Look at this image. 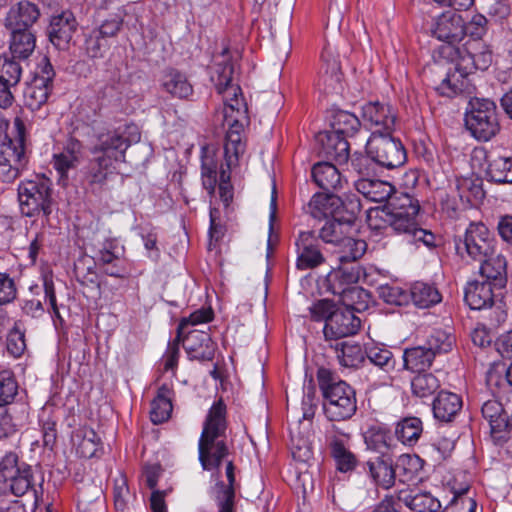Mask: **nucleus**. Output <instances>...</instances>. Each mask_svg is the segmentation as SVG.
I'll use <instances>...</instances> for the list:
<instances>
[{
    "label": "nucleus",
    "instance_id": "9b49d317",
    "mask_svg": "<svg viewBox=\"0 0 512 512\" xmlns=\"http://www.w3.org/2000/svg\"><path fill=\"white\" fill-rule=\"evenodd\" d=\"M370 159L386 169H395L405 164L406 150L400 139L388 134L371 135L366 143Z\"/></svg>",
    "mask_w": 512,
    "mask_h": 512
},
{
    "label": "nucleus",
    "instance_id": "338daca9",
    "mask_svg": "<svg viewBox=\"0 0 512 512\" xmlns=\"http://www.w3.org/2000/svg\"><path fill=\"white\" fill-rule=\"evenodd\" d=\"M335 460L336 467L341 472H348L356 467V456L346 447L331 454Z\"/></svg>",
    "mask_w": 512,
    "mask_h": 512
},
{
    "label": "nucleus",
    "instance_id": "c03bdc74",
    "mask_svg": "<svg viewBox=\"0 0 512 512\" xmlns=\"http://www.w3.org/2000/svg\"><path fill=\"white\" fill-rule=\"evenodd\" d=\"M364 441L367 449L380 455H388L386 451L391 447V436L385 428L380 426L369 428L364 434Z\"/></svg>",
    "mask_w": 512,
    "mask_h": 512
},
{
    "label": "nucleus",
    "instance_id": "052dcab7",
    "mask_svg": "<svg viewBox=\"0 0 512 512\" xmlns=\"http://www.w3.org/2000/svg\"><path fill=\"white\" fill-rule=\"evenodd\" d=\"M350 435L332 424L325 431V442L330 449V453L337 452L347 447Z\"/></svg>",
    "mask_w": 512,
    "mask_h": 512
},
{
    "label": "nucleus",
    "instance_id": "0e129e2a",
    "mask_svg": "<svg viewBox=\"0 0 512 512\" xmlns=\"http://www.w3.org/2000/svg\"><path fill=\"white\" fill-rule=\"evenodd\" d=\"M377 291L379 297L388 304L403 305L407 300V293L398 286L383 284Z\"/></svg>",
    "mask_w": 512,
    "mask_h": 512
},
{
    "label": "nucleus",
    "instance_id": "f03ea898",
    "mask_svg": "<svg viewBox=\"0 0 512 512\" xmlns=\"http://www.w3.org/2000/svg\"><path fill=\"white\" fill-rule=\"evenodd\" d=\"M419 210V202L413 196L406 192L396 193L389 204L384 205L381 218L396 233L403 234L408 242L434 247L435 235L421 228L416 221Z\"/></svg>",
    "mask_w": 512,
    "mask_h": 512
},
{
    "label": "nucleus",
    "instance_id": "ddd939ff",
    "mask_svg": "<svg viewBox=\"0 0 512 512\" xmlns=\"http://www.w3.org/2000/svg\"><path fill=\"white\" fill-rule=\"evenodd\" d=\"M55 71L47 57L38 62L31 81L24 90L25 106L31 110L40 109L53 90Z\"/></svg>",
    "mask_w": 512,
    "mask_h": 512
},
{
    "label": "nucleus",
    "instance_id": "bf43d9fd",
    "mask_svg": "<svg viewBox=\"0 0 512 512\" xmlns=\"http://www.w3.org/2000/svg\"><path fill=\"white\" fill-rule=\"evenodd\" d=\"M100 445L101 439L96 432L92 429H85L83 431L82 440L78 443L77 452L81 457L92 458L96 456Z\"/></svg>",
    "mask_w": 512,
    "mask_h": 512
},
{
    "label": "nucleus",
    "instance_id": "72a5a7b5",
    "mask_svg": "<svg viewBox=\"0 0 512 512\" xmlns=\"http://www.w3.org/2000/svg\"><path fill=\"white\" fill-rule=\"evenodd\" d=\"M173 390L170 385L162 384L157 391L156 397L151 403L150 418L154 424L167 421L172 413Z\"/></svg>",
    "mask_w": 512,
    "mask_h": 512
},
{
    "label": "nucleus",
    "instance_id": "69168bd1",
    "mask_svg": "<svg viewBox=\"0 0 512 512\" xmlns=\"http://www.w3.org/2000/svg\"><path fill=\"white\" fill-rule=\"evenodd\" d=\"M337 305L328 300V299H321L316 301L312 304V306L309 308L311 318L314 321H324L325 324L327 323V319L330 318V316L335 312L337 309Z\"/></svg>",
    "mask_w": 512,
    "mask_h": 512
},
{
    "label": "nucleus",
    "instance_id": "c9c22d12",
    "mask_svg": "<svg viewBox=\"0 0 512 512\" xmlns=\"http://www.w3.org/2000/svg\"><path fill=\"white\" fill-rule=\"evenodd\" d=\"M112 162L106 157H95L89 162L85 173V180L94 189L102 188L109 175L113 174Z\"/></svg>",
    "mask_w": 512,
    "mask_h": 512
},
{
    "label": "nucleus",
    "instance_id": "412c9836",
    "mask_svg": "<svg viewBox=\"0 0 512 512\" xmlns=\"http://www.w3.org/2000/svg\"><path fill=\"white\" fill-rule=\"evenodd\" d=\"M486 160L484 169L489 181L496 183H512V157L487 155L485 149H474L472 161Z\"/></svg>",
    "mask_w": 512,
    "mask_h": 512
},
{
    "label": "nucleus",
    "instance_id": "2f4dec72",
    "mask_svg": "<svg viewBox=\"0 0 512 512\" xmlns=\"http://www.w3.org/2000/svg\"><path fill=\"white\" fill-rule=\"evenodd\" d=\"M462 408V399L459 395L441 391L433 402L434 417L442 422H450Z\"/></svg>",
    "mask_w": 512,
    "mask_h": 512
},
{
    "label": "nucleus",
    "instance_id": "39448f33",
    "mask_svg": "<svg viewBox=\"0 0 512 512\" xmlns=\"http://www.w3.org/2000/svg\"><path fill=\"white\" fill-rule=\"evenodd\" d=\"M26 129L23 120L16 117L10 135L0 139V180L10 183L14 181L27 165L25 153Z\"/></svg>",
    "mask_w": 512,
    "mask_h": 512
},
{
    "label": "nucleus",
    "instance_id": "c85d7f7f",
    "mask_svg": "<svg viewBox=\"0 0 512 512\" xmlns=\"http://www.w3.org/2000/svg\"><path fill=\"white\" fill-rule=\"evenodd\" d=\"M480 274L483 280L489 281L495 287L502 288L507 280V261L505 257L494 251L490 256L479 261Z\"/></svg>",
    "mask_w": 512,
    "mask_h": 512
},
{
    "label": "nucleus",
    "instance_id": "4468645a",
    "mask_svg": "<svg viewBox=\"0 0 512 512\" xmlns=\"http://www.w3.org/2000/svg\"><path fill=\"white\" fill-rule=\"evenodd\" d=\"M457 251H463L474 261H482L495 251V241L488 228L482 223H471L466 230L462 244H457Z\"/></svg>",
    "mask_w": 512,
    "mask_h": 512
},
{
    "label": "nucleus",
    "instance_id": "f704fd0d",
    "mask_svg": "<svg viewBox=\"0 0 512 512\" xmlns=\"http://www.w3.org/2000/svg\"><path fill=\"white\" fill-rule=\"evenodd\" d=\"M434 354L426 346L406 348L403 352V367L411 372H425L434 360Z\"/></svg>",
    "mask_w": 512,
    "mask_h": 512
},
{
    "label": "nucleus",
    "instance_id": "0eeeda50",
    "mask_svg": "<svg viewBox=\"0 0 512 512\" xmlns=\"http://www.w3.org/2000/svg\"><path fill=\"white\" fill-rule=\"evenodd\" d=\"M465 125L471 135L479 141H489L501 129L500 114L494 101L487 98H472L465 113Z\"/></svg>",
    "mask_w": 512,
    "mask_h": 512
},
{
    "label": "nucleus",
    "instance_id": "9d476101",
    "mask_svg": "<svg viewBox=\"0 0 512 512\" xmlns=\"http://www.w3.org/2000/svg\"><path fill=\"white\" fill-rule=\"evenodd\" d=\"M455 54V70L448 72L436 87V91L446 97H454L460 93H471L472 85L468 76L476 69L474 54L467 48L451 47Z\"/></svg>",
    "mask_w": 512,
    "mask_h": 512
},
{
    "label": "nucleus",
    "instance_id": "7c9ffc66",
    "mask_svg": "<svg viewBox=\"0 0 512 512\" xmlns=\"http://www.w3.org/2000/svg\"><path fill=\"white\" fill-rule=\"evenodd\" d=\"M11 31L9 40L10 56L18 60L28 59L35 50L36 37L31 29H9Z\"/></svg>",
    "mask_w": 512,
    "mask_h": 512
},
{
    "label": "nucleus",
    "instance_id": "bb28decb",
    "mask_svg": "<svg viewBox=\"0 0 512 512\" xmlns=\"http://www.w3.org/2000/svg\"><path fill=\"white\" fill-rule=\"evenodd\" d=\"M494 284L485 280H475L467 284L464 291V300L472 310L487 309L495 301Z\"/></svg>",
    "mask_w": 512,
    "mask_h": 512
},
{
    "label": "nucleus",
    "instance_id": "de8ad7c7",
    "mask_svg": "<svg viewBox=\"0 0 512 512\" xmlns=\"http://www.w3.org/2000/svg\"><path fill=\"white\" fill-rule=\"evenodd\" d=\"M439 387L440 382L432 373L419 372L411 381L412 393L419 398L432 396Z\"/></svg>",
    "mask_w": 512,
    "mask_h": 512
},
{
    "label": "nucleus",
    "instance_id": "aec40b11",
    "mask_svg": "<svg viewBox=\"0 0 512 512\" xmlns=\"http://www.w3.org/2000/svg\"><path fill=\"white\" fill-rule=\"evenodd\" d=\"M351 201L356 199H349L343 201L339 196L330 193H316L309 201L306 212L315 219H322L331 216H339L345 212Z\"/></svg>",
    "mask_w": 512,
    "mask_h": 512
},
{
    "label": "nucleus",
    "instance_id": "a19ab883",
    "mask_svg": "<svg viewBox=\"0 0 512 512\" xmlns=\"http://www.w3.org/2000/svg\"><path fill=\"white\" fill-rule=\"evenodd\" d=\"M164 90L178 98H187L193 93L192 85L187 77L177 70H168L162 78Z\"/></svg>",
    "mask_w": 512,
    "mask_h": 512
},
{
    "label": "nucleus",
    "instance_id": "6e6552de",
    "mask_svg": "<svg viewBox=\"0 0 512 512\" xmlns=\"http://www.w3.org/2000/svg\"><path fill=\"white\" fill-rule=\"evenodd\" d=\"M32 467L19 461L15 452L6 453L0 460V495L24 496L34 489Z\"/></svg>",
    "mask_w": 512,
    "mask_h": 512
},
{
    "label": "nucleus",
    "instance_id": "6ab92c4d",
    "mask_svg": "<svg viewBox=\"0 0 512 512\" xmlns=\"http://www.w3.org/2000/svg\"><path fill=\"white\" fill-rule=\"evenodd\" d=\"M295 244L298 269H314L324 263L325 257L319 249L318 238L313 231L301 232Z\"/></svg>",
    "mask_w": 512,
    "mask_h": 512
},
{
    "label": "nucleus",
    "instance_id": "4c0bfd02",
    "mask_svg": "<svg viewBox=\"0 0 512 512\" xmlns=\"http://www.w3.org/2000/svg\"><path fill=\"white\" fill-rule=\"evenodd\" d=\"M82 145L76 139H70L62 152L53 157L54 168L64 176L68 170L77 166L81 156Z\"/></svg>",
    "mask_w": 512,
    "mask_h": 512
},
{
    "label": "nucleus",
    "instance_id": "ea45409f",
    "mask_svg": "<svg viewBox=\"0 0 512 512\" xmlns=\"http://www.w3.org/2000/svg\"><path fill=\"white\" fill-rule=\"evenodd\" d=\"M424 461L417 455L402 454L398 457L394 469L396 477L403 483L416 480L422 469Z\"/></svg>",
    "mask_w": 512,
    "mask_h": 512
},
{
    "label": "nucleus",
    "instance_id": "a878e982",
    "mask_svg": "<svg viewBox=\"0 0 512 512\" xmlns=\"http://www.w3.org/2000/svg\"><path fill=\"white\" fill-rule=\"evenodd\" d=\"M354 186L367 200L372 202L385 201L386 204H389V201L396 193L402 192L397 191L395 187L387 181L366 177H361L356 180Z\"/></svg>",
    "mask_w": 512,
    "mask_h": 512
},
{
    "label": "nucleus",
    "instance_id": "e433bc0d",
    "mask_svg": "<svg viewBox=\"0 0 512 512\" xmlns=\"http://www.w3.org/2000/svg\"><path fill=\"white\" fill-rule=\"evenodd\" d=\"M423 433V423L418 417H405L395 425V437L403 445L414 446Z\"/></svg>",
    "mask_w": 512,
    "mask_h": 512
},
{
    "label": "nucleus",
    "instance_id": "4d7b16f0",
    "mask_svg": "<svg viewBox=\"0 0 512 512\" xmlns=\"http://www.w3.org/2000/svg\"><path fill=\"white\" fill-rule=\"evenodd\" d=\"M18 393V384L11 371L0 372V407L11 404Z\"/></svg>",
    "mask_w": 512,
    "mask_h": 512
},
{
    "label": "nucleus",
    "instance_id": "3c124183",
    "mask_svg": "<svg viewBox=\"0 0 512 512\" xmlns=\"http://www.w3.org/2000/svg\"><path fill=\"white\" fill-rule=\"evenodd\" d=\"M339 246L342 247L338 256V261L341 263H358L357 261L365 254L367 249V244L364 240L354 239L349 236Z\"/></svg>",
    "mask_w": 512,
    "mask_h": 512
},
{
    "label": "nucleus",
    "instance_id": "423d86ee",
    "mask_svg": "<svg viewBox=\"0 0 512 512\" xmlns=\"http://www.w3.org/2000/svg\"><path fill=\"white\" fill-rule=\"evenodd\" d=\"M52 192V181L44 175L21 181L18 186L21 213L27 217L41 215L48 223L54 204Z\"/></svg>",
    "mask_w": 512,
    "mask_h": 512
},
{
    "label": "nucleus",
    "instance_id": "473e14b6",
    "mask_svg": "<svg viewBox=\"0 0 512 512\" xmlns=\"http://www.w3.org/2000/svg\"><path fill=\"white\" fill-rule=\"evenodd\" d=\"M312 179L323 190H337L342 187L343 179L336 166L330 162H319L312 167Z\"/></svg>",
    "mask_w": 512,
    "mask_h": 512
},
{
    "label": "nucleus",
    "instance_id": "5701e85b",
    "mask_svg": "<svg viewBox=\"0 0 512 512\" xmlns=\"http://www.w3.org/2000/svg\"><path fill=\"white\" fill-rule=\"evenodd\" d=\"M372 482L384 489L395 484L396 470L390 455H378L370 458L364 466Z\"/></svg>",
    "mask_w": 512,
    "mask_h": 512
},
{
    "label": "nucleus",
    "instance_id": "8fccbe9b",
    "mask_svg": "<svg viewBox=\"0 0 512 512\" xmlns=\"http://www.w3.org/2000/svg\"><path fill=\"white\" fill-rule=\"evenodd\" d=\"M404 503L414 512H437L441 508L440 501L429 492L407 495Z\"/></svg>",
    "mask_w": 512,
    "mask_h": 512
},
{
    "label": "nucleus",
    "instance_id": "393cba45",
    "mask_svg": "<svg viewBox=\"0 0 512 512\" xmlns=\"http://www.w3.org/2000/svg\"><path fill=\"white\" fill-rule=\"evenodd\" d=\"M40 17V10L36 4L22 0L10 7L5 18L8 29H31Z\"/></svg>",
    "mask_w": 512,
    "mask_h": 512
},
{
    "label": "nucleus",
    "instance_id": "37998d69",
    "mask_svg": "<svg viewBox=\"0 0 512 512\" xmlns=\"http://www.w3.org/2000/svg\"><path fill=\"white\" fill-rule=\"evenodd\" d=\"M337 358L340 364L348 368L359 367L365 360V350L357 343L342 342L336 346Z\"/></svg>",
    "mask_w": 512,
    "mask_h": 512
},
{
    "label": "nucleus",
    "instance_id": "f257e3e1",
    "mask_svg": "<svg viewBox=\"0 0 512 512\" xmlns=\"http://www.w3.org/2000/svg\"><path fill=\"white\" fill-rule=\"evenodd\" d=\"M226 53V50L223 54ZM215 63L212 68L211 81L214 83L219 94L224 100V119L228 125L226 132L224 154L228 167L236 165L239 156L243 154L245 145L242 142L241 132L243 130L242 120L246 118V105L241 96V89L238 85L232 84L234 66L225 58Z\"/></svg>",
    "mask_w": 512,
    "mask_h": 512
},
{
    "label": "nucleus",
    "instance_id": "09e8293b",
    "mask_svg": "<svg viewBox=\"0 0 512 512\" xmlns=\"http://www.w3.org/2000/svg\"><path fill=\"white\" fill-rule=\"evenodd\" d=\"M322 60L325 65L323 81L326 89L335 91L341 87L340 64L327 48L322 53Z\"/></svg>",
    "mask_w": 512,
    "mask_h": 512
},
{
    "label": "nucleus",
    "instance_id": "603ef678",
    "mask_svg": "<svg viewBox=\"0 0 512 512\" xmlns=\"http://www.w3.org/2000/svg\"><path fill=\"white\" fill-rule=\"evenodd\" d=\"M23 68L17 58L3 55L0 57V79L17 87L21 81Z\"/></svg>",
    "mask_w": 512,
    "mask_h": 512
},
{
    "label": "nucleus",
    "instance_id": "a18cd8bd",
    "mask_svg": "<svg viewBox=\"0 0 512 512\" xmlns=\"http://www.w3.org/2000/svg\"><path fill=\"white\" fill-rule=\"evenodd\" d=\"M482 185V179L473 176L459 178L456 183L460 198L471 203L484 198L485 192Z\"/></svg>",
    "mask_w": 512,
    "mask_h": 512
},
{
    "label": "nucleus",
    "instance_id": "1a4fd4ad",
    "mask_svg": "<svg viewBox=\"0 0 512 512\" xmlns=\"http://www.w3.org/2000/svg\"><path fill=\"white\" fill-rule=\"evenodd\" d=\"M363 275V270L358 263L339 262V265L328 274V289L341 297L344 305L354 306L355 299L368 297V292L355 284Z\"/></svg>",
    "mask_w": 512,
    "mask_h": 512
},
{
    "label": "nucleus",
    "instance_id": "c756f323",
    "mask_svg": "<svg viewBox=\"0 0 512 512\" xmlns=\"http://www.w3.org/2000/svg\"><path fill=\"white\" fill-rule=\"evenodd\" d=\"M234 464L232 461L226 463V477L228 484L220 481L215 485V502L218 507V512H234L235 500V474Z\"/></svg>",
    "mask_w": 512,
    "mask_h": 512
},
{
    "label": "nucleus",
    "instance_id": "13d9d810",
    "mask_svg": "<svg viewBox=\"0 0 512 512\" xmlns=\"http://www.w3.org/2000/svg\"><path fill=\"white\" fill-rule=\"evenodd\" d=\"M453 337L442 330L434 331L426 341V348L432 351L434 357L437 354L447 353L452 349Z\"/></svg>",
    "mask_w": 512,
    "mask_h": 512
},
{
    "label": "nucleus",
    "instance_id": "a211bd4d",
    "mask_svg": "<svg viewBox=\"0 0 512 512\" xmlns=\"http://www.w3.org/2000/svg\"><path fill=\"white\" fill-rule=\"evenodd\" d=\"M431 33L439 41L459 43L466 35L465 20L454 11L444 12L434 20Z\"/></svg>",
    "mask_w": 512,
    "mask_h": 512
},
{
    "label": "nucleus",
    "instance_id": "f3484780",
    "mask_svg": "<svg viewBox=\"0 0 512 512\" xmlns=\"http://www.w3.org/2000/svg\"><path fill=\"white\" fill-rule=\"evenodd\" d=\"M346 307H337L335 312L327 319L323 333L326 340H336L354 335L360 328V319L353 310Z\"/></svg>",
    "mask_w": 512,
    "mask_h": 512
},
{
    "label": "nucleus",
    "instance_id": "4be33fe9",
    "mask_svg": "<svg viewBox=\"0 0 512 512\" xmlns=\"http://www.w3.org/2000/svg\"><path fill=\"white\" fill-rule=\"evenodd\" d=\"M77 26V20L69 10L54 15L48 28L51 43L58 49H66L77 30Z\"/></svg>",
    "mask_w": 512,
    "mask_h": 512
},
{
    "label": "nucleus",
    "instance_id": "5fc2aeb1",
    "mask_svg": "<svg viewBox=\"0 0 512 512\" xmlns=\"http://www.w3.org/2000/svg\"><path fill=\"white\" fill-rule=\"evenodd\" d=\"M123 255V247H121L116 239H105L97 252V262L101 265H110L114 261H119Z\"/></svg>",
    "mask_w": 512,
    "mask_h": 512
},
{
    "label": "nucleus",
    "instance_id": "680f3d73",
    "mask_svg": "<svg viewBox=\"0 0 512 512\" xmlns=\"http://www.w3.org/2000/svg\"><path fill=\"white\" fill-rule=\"evenodd\" d=\"M109 48L106 38L93 30L85 40V51L90 58H101Z\"/></svg>",
    "mask_w": 512,
    "mask_h": 512
},
{
    "label": "nucleus",
    "instance_id": "79ce46f5",
    "mask_svg": "<svg viewBox=\"0 0 512 512\" xmlns=\"http://www.w3.org/2000/svg\"><path fill=\"white\" fill-rule=\"evenodd\" d=\"M361 124H363L362 120H359L355 114L344 110L335 111L330 123L331 130L345 138L354 136Z\"/></svg>",
    "mask_w": 512,
    "mask_h": 512
},
{
    "label": "nucleus",
    "instance_id": "f8f14e48",
    "mask_svg": "<svg viewBox=\"0 0 512 512\" xmlns=\"http://www.w3.org/2000/svg\"><path fill=\"white\" fill-rule=\"evenodd\" d=\"M140 138L138 127L134 124L127 125L124 133L115 130L100 134L91 151L93 155L106 157L113 163L122 160L131 143L138 142Z\"/></svg>",
    "mask_w": 512,
    "mask_h": 512
},
{
    "label": "nucleus",
    "instance_id": "b1692460",
    "mask_svg": "<svg viewBox=\"0 0 512 512\" xmlns=\"http://www.w3.org/2000/svg\"><path fill=\"white\" fill-rule=\"evenodd\" d=\"M319 145V153L338 163L347 162L349 159V143L347 139L334 131H323L316 136Z\"/></svg>",
    "mask_w": 512,
    "mask_h": 512
},
{
    "label": "nucleus",
    "instance_id": "20e7f679",
    "mask_svg": "<svg viewBox=\"0 0 512 512\" xmlns=\"http://www.w3.org/2000/svg\"><path fill=\"white\" fill-rule=\"evenodd\" d=\"M319 388L323 395V411L330 421H345L356 413L355 390L327 368L317 372Z\"/></svg>",
    "mask_w": 512,
    "mask_h": 512
},
{
    "label": "nucleus",
    "instance_id": "7ed1b4c3",
    "mask_svg": "<svg viewBox=\"0 0 512 512\" xmlns=\"http://www.w3.org/2000/svg\"><path fill=\"white\" fill-rule=\"evenodd\" d=\"M226 429V405L219 399L210 408L199 439V461L204 470L218 469L228 456Z\"/></svg>",
    "mask_w": 512,
    "mask_h": 512
},
{
    "label": "nucleus",
    "instance_id": "6e6d98bb",
    "mask_svg": "<svg viewBox=\"0 0 512 512\" xmlns=\"http://www.w3.org/2000/svg\"><path fill=\"white\" fill-rule=\"evenodd\" d=\"M486 382L490 388L502 389L506 386L512 387V362L507 367L505 365H498L491 368L487 372Z\"/></svg>",
    "mask_w": 512,
    "mask_h": 512
},
{
    "label": "nucleus",
    "instance_id": "49530a36",
    "mask_svg": "<svg viewBox=\"0 0 512 512\" xmlns=\"http://www.w3.org/2000/svg\"><path fill=\"white\" fill-rule=\"evenodd\" d=\"M365 354L371 364L390 372L395 368V359L393 353L384 345L366 346Z\"/></svg>",
    "mask_w": 512,
    "mask_h": 512
},
{
    "label": "nucleus",
    "instance_id": "774afa93",
    "mask_svg": "<svg viewBox=\"0 0 512 512\" xmlns=\"http://www.w3.org/2000/svg\"><path fill=\"white\" fill-rule=\"evenodd\" d=\"M17 295L14 280L6 273L0 272V305L12 302Z\"/></svg>",
    "mask_w": 512,
    "mask_h": 512
},
{
    "label": "nucleus",
    "instance_id": "864d4df0",
    "mask_svg": "<svg viewBox=\"0 0 512 512\" xmlns=\"http://www.w3.org/2000/svg\"><path fill=\"white\" fill-rule=\"evenodd\" d=\"M7 350L14 357H20L26 349L25 327L22 321H16L7 335Z\"/></svg>",
    "mask_w": 512,
    "mask_h": 512
},
{
    "label": "nucleus",
    "instance_id": "e2e57ef3",
    "mask_svg": "<svg viewBox=\"0 0 512 512\" xmlns=\"http://www.w3.org/2000/svg\"><path fill=\"white\" fill-rule=\"evenodd\" d=\"M113 497L115 508L118 511H125L128 507L130 491L127 480L122 475L114 480Z\"/></svg>",
    "mask_w": 512,
    "mask_h": 512
},
{
    "label": "nucleus",
    "instance_id": "dca6fc26",
    "mask_svg": "<svg viewBox=\"0 0 512 512\" xmlns=\"http://www.w3.org/2000/svg\"><path fill=\"white\" fill-rule=\"evenodd\" d=\"M359 212L360 203L351 201L344 213L325 222L319 230L318 238L325 243L339 246L348 236Z\"/></svg>",
    "mask_w": 512,
    "mask_h": 512
},
{
    "label": "nucleus",
    "instance_id": "cd10ccee",
    "mask_svg": "<svg viewBox=\"0 0 512 512\" xmlns=\"http://www.w3.org/2000/svg\"><path fill=\"white\" fill-rule=\"evenodd\" d=\"M184 348L192 360L209 361L214 357V344L206 332L190 331L185 339Z\"/></svg>",
    "mask_w": 512,
    "mask_h": 512
},
{
    "label": "nucleus",
    "instance_id": "2eb2a0df",
    "mask_svg": "<svg viewBox=\"0 0 512 512\" xmlns=\"http://www.w3.org/2000/svg\"><path fill=\"white\" fill-rule=\"evenodd\" d=\"M362 123L371 130V135L392 133L396 124L394 108L379 101L368 102L362 106Z\"/></svg>",
    "mask_w": 512,
    "mask_h": 512
},
{
    "label": "nucleus",
    "instance_id": "58836bf2",
    "mask_svg": "<svg viewBox=\"0 0 512 512\" xmlns=\"http://www.w3.org/2000/svg\"><path fill=\"white\" fill-rule=\"evenodd\" d=\"M410 296L419 308H429L441 302L442 296L438 289L429 283L415 282L410 289Z\"/></svg>",
    "mask_w": 512,
    "mask_h": 512
}]
</instances>
